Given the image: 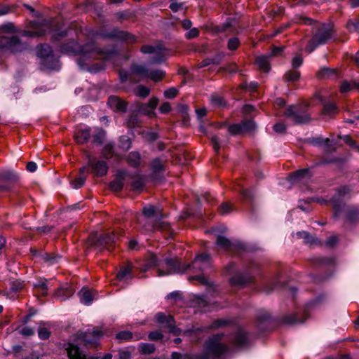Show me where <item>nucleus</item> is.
<instances>
[{
    "instance_id": "f257e3e1",
    "label": "nucleus",
    "mask_w": 359,
    "mask_h": 359,
    "mask_svg": "<svg viewBox=\"0 0 359 359\" xmlns=\"http://www.w3.org/2000/svg\"><path fill=\"white\" fill-rule=\"evenodd\" d=\"M61 50L67 53L80 54L77 62L82 69H86L90 72H98L104 69L102 62L91 65L93 60L105 54V52L97 47L94 41L81 46L75 40H68L61 46Z\"/></svg>"
},
{
    "instance_id": "f03ea898",
    "label": "nucleus",
    "mask_w": 359,
    "mask_h": 359,
    "mask_svg": "<svg viewBox=\"0 0 359 359\" xmlns=\"http://www.w3.org/2000/svg\"><path fill=\"white\" fill-rule=\"evenodd\" d=\"M102 335L103 332L98 328L93 331L77 332L74 339L77 344L69 343L65 348L69 359H99L97 356L87 355L83 353L78 345L86 346L88 348H96L99 346L100 339Z\"/></svg>"
},
{
    "instance_id": "7ed1b4c3",
    "label": "nucleus",
    "mask_w": 359,
    "mask_h": 359,
    "mask_svg": "<svg viewBox=\"0 0 359 359\" xmlns=\"http://www.w3.org/2000/svg\"><path fill=\"white\" fill-rule=\"evenodd\" d=\"M308 142L320 146L323 150L322 155L319 156L314 162L313 167L327 165L337 161L335 155L337 147L334 140L317 137L309 139Z\"/></svg>"
},
{
    "instance_id": "20e7f679",
    "label": "nucleus",
    "mask_w": 359,
    "mask_h": 359,
    "mask_svg": "<svg viewBox=\"0 0 359 359\" xmlns=\"http://www.w3.org/2000/svg\"><path fill=\"white\" fill-rule=\"evenodd\" d=\"M223 334H217L209 338L205 344V351L201 354L196 355L194 359H209L210 355L219 357L228 353L230 348L226 344L221 343Z\"/></svg>"
},
{
    "instance_id": "39448f33",
    "label": "nucleus",
    "mask_w": 359,
    "mask_h": 359,
    "mask_svg": "<svg viewBox=\"0 0 359 359\" xmlns=\"http://www.w3.org/2000/svg\"><path fill=\"white\" fill-rule=\"evenodd\" d=\"M332 29L328 25L318 24L312 31V38L309 40L305 50L308 53L313 52L318 46L326 43L331 37Z\"/></svg>"
},
{
    "instance_id": "423d86ee",
    "label": "nucleus",
    "mask_w": 359,
    "mask_h": 359,
    "mask_svg": "<svg viewBox=\"0 0 359 359\" xmlns=\"http://www.w3.org/2000/svg\"><path fill=\"white\" fill-rule=\"evenodd\" d=\"M118 238V236H116L114 232H104L100 234L95 232L89 236L87 245L88 247L98 248L100 251L104 249L111 250L115 246Z\"/></svg>"
},
{
    "instance_id": "0eeeda50",
    "label": "nucleus",
    "mask_w": 359,
    "mask_h": 359,
    "mask_svg": "<svg viewBox=\"0 0 359 359\" xmlns=\"http://www.w3.org/2000/svg\"><path fill=\"white\" fill-rule=\"evenodd\" d=\"M309 103L292 104L289 106L284 115L290 118L295 124H304L311 121V117L306 113Z\"/></svg>"
},
{
    "instance_id": "6e6552de",
    "label": "nucleus",
    "mask_w": 359,
    "mask_h": 359,
    "mask_svg": "<svg viewBox=\"0 0 359 359\" xmlns=\"http://www.w3.org/2000/svg\"><path fill=\"white\" fill-rule=\"evenodd\" d=\"M27 44L17 36H0V56L7 53H18L27 49Z\"/></svg>"
},
{
    "instance_id": "1a4fd4ad",
    "label": "nucleus",
    "mask_w": 359,
    "mask_h": 359,
    "mask_svg": "<svg viewBox=\"0 0 359 359\" xmlns=\"http://www.w3.org/2000/svg\"><path fill=\"white\" fill-rule=\"evenodd\" d=\"M216 245L222 250L232 253H240L246 250L245 245L239 241H231L228 238L219 235L216 238Z\"/></svg>"
},
{
    "instance_id": "9d476101",
    "label": "nucleus",
    "mask_w": 359,
    "mask_h": 359,
    "mask_svg": "<svg viewBox=\"0 0 359 359\" xmlns=\"http://www.w3.org/2000/svg\"><path fill=\"white\" fill-rule=\"evenodd\" d=\"M154 320L161 328L167 329L175 336H178L182 333V330L176 326L174 317L170 314H165L163 312L157 313Z\"/></svg>"
},
{
    "instance_id": "9b49d317",
    "label": "nucleus",
    "mask_w": 359,
    "mask_h": 359,
    "mask_svg": "<svg viewBox=\"0 0 359 359\" xmlns=\"http://www.w3.org/2000/svg\"><path fill=\"white\" fill-rule=\"evenodd\" d=\"M101 37L104 39H116L127 43H135L137 42V37L132 33L121 30L118 28H113L109 32H105L100 34Z\"/></svg>"
},
{
    "instance_id": "f8f14e48",
    "label": "nucleus",
    "mask_w": 359,
    "mask_h": 359,
    "mask_svg": "<svg viewBox=\"0 0 359 359\" xmlns=\"http://www.w3.org/2000/svg\"><path fill=\"white\" fill-rule=\"evenodd\" d=\"M163 262L167 269L165 271L158 269V276H159L174 273H182L189 269V266L182 264L177 258H165Z\"/></svg>"
},
{
    "instance_id": "ddd939ff",
    "label": "nucleus",
    "mask_w": 359,
    "mask_h": 359,
    "mask_svg": "<svg viewBox=\"0 0 359 359\" xmlns=\"http://www.w3.org/2000/svg\"><path fill=\"white\" fill-rule=\"evenodd\" d=\"M52 48L48 44H40L37 46V55L43 59V65L48 69H55L57 61L53 60Z\"/></svg>"
},
{
    "instance_id": "4468645a",
    "label": "nucleus",
    "mask_w": 359,
    "mask_h": 359,
    "mask_svg": "<svg viewBox=\"0 0 359 359\" xmlns=\"http://www.w3.org/2000/svg\"><path fill=\"white\" fill-rule=\"evenodd\" d=\"M359 217V210L355 207H347L345 204H338V218L350 223L355 222Z\"/></svg>"
},
{
    "instance_id": "2eb2a0df",
    "label": "nucleus",
    "mask_w": 359,
    "mask_h": 359,
    "mask_svg": "<svg viewBox=\"0 0 359 359\" xmlns=\"http://www.w3.org/2000/svg\"><path fill=\"white\" fill-rule=\"evenodd\" d=\"M56 29V26L53 21L50 20H44L41 23V27L37 28L36 30L22 32V36L27 37H39L45 35L47 32H52Z\"/></svg>"
},
{
    "instance_id": "dca6fc26",
    "label": "nucleus",
    "mask_w": 359,
    "mask_h": 359,
    "mask_svg": "<svg viewBox=\"0 0 359 359\" xmlns=\"http://www.w3.org/2000/svg\"><path fill=\"white\" fill-rule=\"evenodd\" d=\"M187 266H189V268H191L194 273H203L211 266V259L208 254L198 255L195 257L191 264H187Z\"/></svg>"
},
{
    "instance_id": "f3484780",
    "label": "nucleus",
    "mask_w": 359,
    "mask_h": 359,
    "mask_svg": "<svg viewBox=\"0 0 359 359\" xmlns=\"http://www.w3.org/2000/svg\"><path fill=\"white\" fill-rule=\"evenodd\" d=\"M164 217H159L153 221L146 222L143 224V227L146 231H170V226L167 222L163 221Z\"/></svg>"
},
{
    "instance_id": "a211bd4d",
    "label": "nucleus",
    "mask_w": 359,
    "mask_h": 359,
    "mask_svg": "<svg viewBox=\"0 0 359 359\" xmlns=\"http://www.w3.org/2000/svg\"><path fill=\"white\" fill-rule=\"evenodd\" d=\"M347 158L341 159L338 158V179L341 180V182L349 181L351 180L355 174L349 170V167L346 164Z\"/></svg>"
},
{
    "instance_id": "6ab92c4d",
    "label": "nucleus",
    "mask_w": 359,
    "mask_h": 359,
    "mask_svg": "<svg viewBox=\"0 0 359 359\" xmlns=\"http://www.w3.org/2000/svg\"><path fill=\"white\" fill-rule=\"evenodd\" d=\"M254 281V276L250 273H236L231 277L230 283L233 285L244 287Z\"/></svg>"
},
{
    "instance_id": "aec40b11",
    "label": "nucleus",
    "mask_w": 359,
    "mask_h": 359,
    "mask_svg": "<svg viewBox=\"0 0 359 359\" xmlns=\"http://www.w3.org/2000/svg\"><path fill=\"white\" fill-rule=\"evenodd\" d=\"M107 104L111 109L116 111L124 113L127 110V102L121 100L118 96H109L108 98Z\"/></svg>"
},
{
    "instance_id": "412c9836",
    "label": "nucleus",
    "mask_w": 359,
    "mask_h": 359,
    "mask_svg": "<svg viewBox=\"0 0 359 359\" xmlns=\"http://www.w3.org/2000/svg\"><path fill=\"white\" fill-rule=\"evenodd\" d=\"M232 344L238 348H245L250 344L248 333L243 329H239L235 334Z\"/></svg>"
},
{
    "instance_id": "4be33fe9",
    "label": "nucleus",
    "mask_w": 359,
    "mask_h": 359,
    "mask_svg": "<svg viewBox=\"0 0 359 359\" xmlns=\"http://www.w3.org/2000/svg\"><path fill=\"white\" fill-rule=\"evenodd\" d=\"M88 165L92 168L93 172L97 177H102L107 173L108 166L104 161L92 159L88 161Z\"/></svg>"
},
{
    "instance_id": "5701e85b",
    "label": "nucleus",
    "mask_w": 359,
    "mask_h": 359,
    "mask_svg": "<svg viewBox=\"0 0 359 359\" xmlns=\"http://www.w3.org/2000/svg\"><path fill=\"white\" fill-rule=\"evenodd\" d=\"M128 173L124 170H120L117 172L116 178L110 182L109 189L114 192L122 190L124 180L128 178Z\"/></svg>"
},
{
    "instance_id": "b1692460",
    "label": "nucleus",
    "mask_w": 359,
    "mask_h": 359,
    "mask_svg": "<svg viewBox=\"0 0 359 359\" xmlns=\"http://www.w3.org/2000/svg\"><path fill=\"white\" fill-rule=\"evenodd\" d=\"M142 213L146 219H147V222L151 221V219L154 218V219H158L159 217H165V215L161 212V210L159 208H156L152 205H149L145 206L142 209Z\"/></svg>"
},
{
    "instance_id": "393cba45",
    "label": "nucleus",
    "mask_w": 359,
    "mask_h": 359,
    "mask_svg": "<svg viewBox=\"0 0 359 359\" xmlns=\"http://www.w3.org/2000/svg\"><path fill=\"white\" fill-rule=\"evenodd\" d=\"M167 161L161 158H156L151 162V169L153 172L154 177L158 178L165 171V167Z\"/></svg>"
},
{
    "instance_id": "a878e982",
    "label": "nucleus",
    "mask_w": 359,
    "mask_h": 359,
    "mask_svg": "<svg viewBox=\"0 0 359 359\" xmlns=\"http://www.w3.org/2000/svg\"><path fill=\"white\" fill-rule=\"evenodd\" d=\"M337 76V69L330 67H322L316 73V76L320 81H327Z\"/></svg>"
},
{
    "instance_id": "bb28decb",
    "label": "nucleus",
    "mask_w": 359,
    "mask_h": 359,
    "mask_svg": "<svg viewBox=\"0 0 359 359\" xmlns=\"http://www.w3.org/2000/svg\"><path fill=\"white\" fill-rule=\"evenodd\" d=\"M257 320L259 327L262 330L266 329L273 321L270 313L265 311H260L257 314Z\"/></svg>"
},
{
    "instance_id": "cd10ccee",
    "label": "nucleus",
    "mask_w": 359,
    "mask_h": 359,
    "mask_svg": "<svg viewBox=\"0 0 359 359\" xmlns=\"http://www.w3.org/2000/svg\"><path fill=\"white\" fill-rule=\"evenodd\" d=\"M312 264L318 266H332L334 265V257H314L310 259Z\"/></svg>"
},
{
    "instance_id": "c85d7f7f",
    "label": "nucleus",
    "mask_w": 359,
    "mask_h": 359,
    "mask_svg": "<svg viewBox=\"0 0 359 359\" xmlns=\"http://www.w3.org/2000/svg\"><path fill=\"white\" fill-rule=\"evenodd\" d=\"M0 180L5 184L4 185L9 186L10 189L18 180V177L16 174L11 171H4L0 173Z\"/></svg>"
},
{
    "instance_id": "c756f323",
    "label": "nucleus",
    "mask_w": 359,
    "mask_h": 359,
    "mask_svg": "<svg viewBox=\"0 0 359 359\" xmlns=\"http://www.w3.org/2000/svg\"><path fill=\"white\" fill-rule=\"evenodd\" d=\"M74 140L77 144H83L86 143L90 137V129H80L75 132Z\"/></svg>"
},
{
    "instance_id": "7c9ffc66",
    "label": "nucleus",
    "mask_w": 359,
    "mask_h": 359,
    "mask_svg": "<svg viewBox=\"0 0 359 359\" xmlns=\"http://www.w3.org/2000/svg\"><path fill=\"white\" fill-rule=\"evenodd\" d=\"M299 238H302L306 244L310 245H321L322 242L316 236L307 231H299L297 233Z\"/></svg>"
},
{
    "instance_id": "2f4dec72",
    "label": "nucleus",
    "mask_w": 359,
    "mask_h": 359,
    "mask_svg": "<svg viewBox=\"0 0 359 359\" xmlns=\"http://www.w3.org/2000/svg\"><path fill=\"white\" fill-rule=\"evenodd\" d=\"M224 53H217L213 57L205 58L198 65V68H203L211 64L219 65L224 57Z\"/></svg>"
},
{
    "instance_id": "473e14b6",
    "label": "nucleus",
    "mask_w": 359,
    "mask_h": 359,
    "mask_svg": "<svg viewBox=\"0 0 359 359\" xmlns=\"http://www.w3.org/2000/svg\"><path fill=\"white\" fill-rule=\"evenodd\" d=\"M74 292V290L68 285L62 286L60 287L55 292V297L60 299L61 300H65L67 298L71 297Z\"/></svg>"
},
{
    "instance_id": "72a5a7b5",
    "label": "nucleus",
    "mask_w": 359,
    "mask_h": 359,
    "mask_svg": "<svg viewBox=\"0 0 359 359\" xmlns=\"http://www.w3.org/2000/svg\"><path fill=\"white\" fill-rule=\"evenodd\" d=\"M311 174L308 168L299 170L292 172L290 175L291 180L293 182H299L304 179H309Z\"/></svg>"
},
{
    "instance_id": "f704fd0d",
    "label": "nucleus",
    "mask_w": 359,
    "mask_h": 359,
    "mask_svg": "<svg viewBox=\"0 0 359 359\" xmlns=\"http://www.w3.org/2000/svg\"><path fill=\"white\" fill-rule=\"evenodd\" d=\"M126 125L129 128H140L142 125V121L138 116L137 114L132 113L128 116Z\"/></svg>"
},
{
    "instance_id": "c9c22d12",
    "label": "nucleus",
    "mask_w": 359,
    "mask_h": 359,
    "mask_svg": "<svg viewBox=\"0 0 359 359\" xmlns=\"http://www.w3.org/2000/svg\"><path fill=\"white\" fill-rule=\"evenodd\" d=\"M352 190L351 185H340L338 187V204L340 200L349 198L351 196Z\"/></svg>"
},
{
    "instance_id": "e433bc0d",
    "label": "nucleus",
    "mask_w": 359,
    "mask_h": 359,
    "mask_svg": "<svg viewBox=\"0 0 359 359\" xmlns=\"http://www.w3.org/2000/svg\"><path fill=\"white\" fill-rule=\"evenodd\" d=\"M128 177L133 180L131 182V187L133 190L134 191H140L142 190L144 186V182L143 177L139 175H131L128 174Z\"/></svg>"
},
{
    "instance_id": "4c0bfd02",
    "label": "nucleus",
    "mask_w": 359,
    "mask_h": 359,
    "mask_svg": "<svg viewBox=\"0 0 359 359\" xmlns=\"http://www.w3.org/2000/svg\"><path fill=\"white\" fill-rule=\"evenodd\" d=\"M136 111L140 114L147 116L149 118L156 116V112L151 110L146 103H137Z\"/></svg>"
},
{
    "instance_id": "58836bf2",
    "label": "nucleus",
    "mask_w": 359,
    "mask_h": 359,
    "mask_svg": "<svg viewBox=\"0 0 359 359\" xmlns=\"http://www.w3.org/2000/svg\"><path fill=\"white\" fill-rule=\"evenodd\" d=\"M269 55H261L256 58V63L260 69L265 72H269L270 70Z\"/></svg>"
},
{
    "instance_id": "ea45409f",
    "label": "nucleus",
    "mask_w": 359,
    "mask_h": 359,
    "mask_svg": "<svg viewBox=\"0 0 359 359\" xmlns=\"http://www.w3.org/2000/svg\"><path fill=\"white\" fill-rule=\"evenodd\" d=\"M131 72L137 76L147 78L149 74V69L145 65H133L130 67Z\"/></svg>"
},
{
    "instance_id": "a19ab883",
    "label": "nucleus",
    "mask_w": 359,
    "mask_h": 359,
    "mask_svg": "<svg viewBox=\"0 0 359 359\" xmlns=\"http://www.w3.org/2000/svg\"><path fill=\"white\" fill-rule=\"evenodd\" d=\"M40 257L48 264L52 265L58 262L61 256L57 254H48L47 252H41Z\"/></svg>"
},
{
    "instance_id": "79ce46f5",
    "label": "nucleus",
    "mask_w": 359,
    "mask_h": 359,
    "mask_svg": "<svg viewBox=\"0 0 359 359\" xmlns=\"http://www.w3.org/2000/svg\"><path fill=\"white\" fill-rule=\"evenodd\" d=\"M138 350L141 354L149 355L155 352L156 347L152 344L142 343L140 344Z\"/></svg>"
},
{
    "instance_id": "37998d69",
    "label": "nucleus",
    "mask_w": 359,
    "mask_h": 359,
    "mask_svg": "<svg viewBox=\"0 0 359 359\" xmlns=\"http://www.w3.org/2000/svg\"><path fill=\"white\" fill-rule=\"evenodd\" d=\"M133 332L128 330L121 331L116 334V339L119 343L129 341L133 339Z\"/></svg>"
},
{
    "instance_id": "c03bdc74",
    "label": "nucleus",
    "mask_w": 359,
    "mask_h": 359,
    "mask_svg": "<svg viewBox=\"0 0 359 359\" xmlns=\"http://www.w3.org/2000/svg\"><path fill=\"white\" fill-rule=\"evenodd\" d=\"M164 50L163 46L162 44H158L156 46H153L151 45H144L141 48V52L144 54H151L157 53L158 50Z\"/></svg>"
},
{
    "instance_id": "a18cd8bd",
    "label": "nucleus",
    "mask_w": 359,
    "mask_h": 359,
    "mask_svg": "<svg viewBox=\"0 0 359 359\" xmlns=\"http://www.w3.org/2000/svg\"><path fill=\"white\" fill-rule=\"evenodd\" d=\"M79 295L81 297V302L86 304H89L93 300L92 293L88 290L83 288L79 292Z\"/></svg>"
},
{
    "instance_id": "49530a36",
    "label": "nucleus",
    "mask_w": 359,
    "mask_h": 359,
    "mask_svg": "<svg viewBox=\"0 0 359 359\" xmlns=\"http://www.w3.org/2000/svg\"><path fill=\"white\" fill-rule=\"evenodd\" d=\"M106 132L103 129H98L93 136V143L101 145L104 140Z\"/></svg>"
},
{
    "instance_id": "de8ad7c7",
    "label": "nucleus",
    "mask_w": 359,
    "mask_h": 359,
    "mask_svg": "<svg viewBox=\"0 0 359 359\" xmlns=\"http://www.w3.org/2000/svg\"><path fill=\"white\" fill-rule=\"evenodd\" d=\"M18 32V29L12 22H7L0 25V34H13Z\"/></svg>"
},
{
    "instance_id": "09e8293b",
    "label": "nucleus",
    "mask_w": 359,
    "mask_h": 359,
    "mask_svg": "<svg viewBox=\"0 0 359 359\" xmlns=\"http://www.w3.org/2000/svg\"><path fill=\"white\" fill-rule=\"evenodd\" d=\"M339 141L344 142V143L348 144L353 149H354L357 151H359V145H358L356 144V142L350 137V136L344 135V136L341 137V136L338 135V142Z\"/></svg>"
},
{
    "instance_id": "8fccbe9b",
    "label": "nucleus",
    "mask_w": 359,
    "mask_h": 359,
    "mask_svg": "<svg viewBox=\"0 0 359 359\" xmlns=\"http://www.w3.org/2000/svg\"><path fill=\"white\" fill-rule=\"evenodd\" d=\"M34 287L39 290V292L41 293V295H47L48 286L46 283V280H37V281L34 283Z\"/></svg>"
},
{
    "instance_id": "3c124183",
    "label": "nucleus",
    "mask_w": 359,
    "mask_h": 359,
    "mask_svg": "<svg viewBox=\"0 0 359 359\" xmlns=\"http://www.w3.org/2000/svg\"><path fill=\"white\" fill-rule=\"evenodd\" d=\"M210 101L212 105L217 107H224L226 105V102L224 98L217 94H212Z\"/></svg>"
},
{
    "instance_id": "603ef678",
    "label": "nucleus",
    "mask_w": 359,
    "mask_h": 359,
    "mask_svg": "<svg viewBox=\"0 0 359 359\" xmlns=\"http://www.w3.org/2000/svg\"><path fill=\"white\" fill-rule=\"evenodd\" d=\"M241 125L242 126L243 133L252 132L256 128L255 123L251 119L243 121Z\"/></svg>"
},
{
    "instance_id": "864d4df0",
    "label": "nucleus",
    "mask_w": 359,
    "mask_h": 359,
    "mask_svg": "<svg viewBox=\"0 0 359 359\" xmlns=\"http://www.w3.org/2000/svg\"><path fill=\"white\" fill-rule=\"evenodd\" d=\"M165 73L161 69H156L151 72H149L147 78L151 79L154 81H159L163 79Z\"/></svg>"
},
{
    "instance_id": "5fc2aeb1",
    "label": "nucleus",
    "mask_w": 359,
    "mask_h": 359,
    "mask_svg": "<svg viewBox=\"0 0 359 359\" xmlns=\"http://www.w3.org/2000/svg\"><path fill=\"white\" fill-rule=\"evenodd\" d=\"M140 156L139 153L131 152L128 154V162L131 166H133L134 168H137L140 164Z\"/></svg>"
},
{
    "instance_id": "6e6d98bb",
    "label": "nucleus",
    "mask_w": 359,
    "mask_h": 359,
    "mask_svg": "<svg viewBox=\"0 0 359 359\" xmlns=\"http://www.w3.org/2000/svg\"><path fill=\"white\" fill-rule=\"evenodd\" d=\"M158 259H157L156 255L154 254H150L148 257V259L147 260V262L145 264V267L142 269L143 271H146L148 269L158 266Z\"/></svg>"
},
{
    "instance_id": "4d7b16f0",
    "label": "nucleus",
    "mask_w": 359,
    "mask_h": 359,
    "mask_svg": "<svg viewBox=\"0 0 359 359\" xmlns=\"http://www.w3.org/2000/svg\"><path fill=\"white\" fill-rule=\"evenodd\" d=\"M155 55L149 58L150 64H161L165 62V55L162 50H158L157 53H154Z\"/></svg>"
},
{
    "instance_id": "13d9d810",
    "label": "nucleus",
    "mask_w": 359,
    "mask_h": 359,
    "mask_svg": "<svg viewBox=\"0 0 359 359\" xmlns=\"http://www.w3.org/2000/svg\"><path fill=\"white\" fill-rule=\"evenodd\" d=\"M281 322L284 324L292 325L298 323H303L304 320L297 319L296 314H290L283 317Z\"/></svg>"
},
{
    "instance_id": "bf43d9fd",
    "label": "nucleus",
    "mask_w": 359,
    "mask_h": 359,
    "mask_svg": "<svg viewBox=\"0 0 359 359\" xmlns=\"http://www.w3.org/2000/svg\"><path fill=\"white\" fill-rule=\"evenodd\" d=\"M177 110L182 115L183 125H187L189 120V107L185 104H180L177 107Z\"/></svg>"
},
{
    "instance_id": "052dcab7",
    "label": "nucleus",
    "mask_w": 359,
    "mask_h": 359,
    "mask_svg": "<svg viewBox=\"0 0 359 359\" xmlns=\"http://www.w3.org/2000/svg\"><path fill=\"white\" fill-rule=\"evenodd\" d=\"M116 359H131L132 358V353L128 350V348H119L116 351Z\"/></svg>"
},
{
    "instance_id": "680f3d73",
    "label": "nucleus",
    "mask_w": 359,
    "mask_h": 359,
    "mask_svg": "<svg viewBox=\"0 0 359 359\" xmlns=\"http://www.w3.org/2000/svg\"><path fill=\"white\" fill-rule=\"evenodd\" d=\"M300 72L296 70H290L285 74V78L287 81H297L300 78Z\"/></svg>"
},
{
    "instance_id": "e2e57ef3",
    "label": "nucleus",
    "mask_w": 359,
    "mask_h": 359,
    "mask_svg": "<svg viewBox=\"0 0 359 359\" xmlns=\"http://www.w3.org/2000/svg\"><path fill=\"white\" fill-rule=\"evenodd\" d=\"M150 93V89L143 85L137 86L136 88V95L140 97L145 98Z\"/></svg>"
},
{
    "instance_id": "0e129e2a",
    "label": "nucleus",
    "mask_w": 359,
    "mask_h": 359,
    "mask_svg": "<svg viewBox=\"0 0 359 359\" xmlns=\"http://www.w3.org/2000/svg\"><path fill=\"white\" fill-rule=\"evenodd\" d=\"M131 266L130 265L123 266L120 269V271L117 273V278L118 280H123L130 274Z\"/></svg>"
},
{
    "instance_id": "69168bd1",
    "label": "nucleus",
    "mask_w": 359,
    "mask_h": 359,
    "mask_svg": "<svg viewBox=\"0 0 359 359\" xmlns=\"http://www.w3.org/2000/svg\"><path fill=\"white\" fill-rule=\"evenodd\" d=\"M115 16L120 22L125 20H128L135 16V15L129 11H123L115 13Z\"/></svg>"
},
{
    "instance_id": "338daca9",
    "label": "nucleus",
    "mask_w": 359,
    "mask_h": 359,
    "mask_svg": "<svg viewBox=\"0 0 359 359\" xmlns=\"http://www.w3.org/2000/svg\"><path fill=\"white\" fill-rule=\"evenodd\" d=\"M86 180V175L85 174H82L79 175L78 177L72 181V184L74 188L79 189L83 186L84 182Z\"/></svg>"
},
{
    "instance_id": "774afa93",
    "label": "nucleus",
    "mask_w": 359,
    "mask_h": 359,
    "mask_svg": "<svg viewBox=\"0 0 359 359\" xmlns=\"http://www.w3.org/2000/svg\"><path fill=\"white\" fill-rule=\"evenodd\" d=\"M240 46V40L237 37H231L227 43V48L230 50H235Z\"/></svg>"
}]
</instances>
